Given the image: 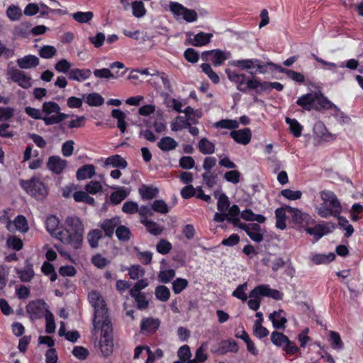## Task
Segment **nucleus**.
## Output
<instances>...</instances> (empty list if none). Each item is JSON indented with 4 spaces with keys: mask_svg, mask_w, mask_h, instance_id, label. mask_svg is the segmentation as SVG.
Masks as SVG:
<instances>
[{
    "mask_svg": "<svg viewBox=\"0 0 363 363\" xmlns=\"http://www.w3.org/2000/svg\"><path fill=\"white\" fill-rule=\"evenodd\" d=\"M66 228L64 231L62 242L69 245L73 249H79L82 245L84 228L82 220L76 216L66 218Z\"/></svg>",
    "mask_w": 363,
    "mask_h": 363,
    "instance_id": "nucleus-1",
    "label": "nucleus"
},
{
    "mask_svg": "<svg viewBox=\"0 0 363 363\" xmlns=\"http://www.w3.org/2000/svg\"><path fill=\"white\" fill-rule=\"evenodd\" d=\"M323 203L318 207V214L324 218L331 216H338L342 212L340 203L336 195L331 191L324 190L320 193Z\"/></svg>",
    "mask_w": 363,
    "mask_h": 363,
    "instance_id": "nucleus-2",
    "label": "nucleus"
},
{
    "mask_svg": "<svg viewBox=\"0 0 363 363\" xmlns=\"http://www.w3.org/2000/svg\"><path fill=\"white\" fill-rule=\"evenodd\" d=\"M249 297L253 298L247 302L249 308L257 311L260 306L259 297H271L278 301L282 299L283 294L277 289H270L268 285H259L250 291Z\"/></svg>",
    "mask_w": 363,
    "mask_h": 363,
    "instance_id": "nucleus-3",
    "label": "nucleus"
},
{
    "mask_svg": "<svg viewBox=\"0 0 363 363\" xmlns=\"http://www.w3.org/2000/svg\"><path fill=\"white\" fill-rule=\"evenodd\" d=\"M21 186L29 195L38 200H43L48 194L46 186L38 178L21 180Z\"/></svg>",
    "mask_w": 363,
    "mask_h": 363,
    "instance_id": "nucleus-4",
    "label": "nucleus"
},
{
    "mask_svg": "<svg viewBox=\"0 0 363 363\" xmlns=\"http://www.w3.org/2000/svg\"><path fill=\"white\" fill-rule=\"evenodd\" d=\"M60 110L61 108L60 106L55 102L47 101L43 103V112L45 113L47 116H49L53 113H57L56 115H52L50 116H45L43 118L45 124L46 125L57 124L69 117L68 114L60 113Z\"/></svg>",
    "mask_w": 363,
    "mask_h": 363,
    "instance_id": "nucleus-5",
    "label": "nucleus"
},
{
    "mask_svg": "<svg viewBox=\"0 0 363 363\" xmlns=\"http://www.w3.org/2000/svg\"><path fill=\"white\" fill-rule=\"evenodd\" d=\"M89 300L91 306L94 308V318L93 324L94 327H96V324H99L101 320H97L99 317H104L108 313V308L105 301L101 294L96 291H92L89 294Z\"/></svg>",
    "mask_w": 363,
    "mask_h": 363,
    "instance_id": "nucleus-6",
    "label": "nucleus"
},
{
    "mask_svg": "<svg viewBox=\"0 0 363 363\" xmlns=\"http://www.w3.org/2000/svg\"><path fill=\"white\" fill-rule=\"evenodd\" d=\"M169 10L177 18L182 16V18L187 23H192L197 20L198 14L194 9H189L182 4L175 2H169Z\"/></svg>",
    "mask_w": 363,
    "mask_h": 363,
    "instance_id": "nucleus-7",
    "label": "nucleus"
},
{
    "mask_svg": "<svg viewBox=\"0 0 363 363\" xmlns=\"http://www.w3.org/2000/svg\"><path fill=\"white\" fill-rule=\"evenodd\" d=\"M46 310H49L48 307L42 299L31 301L26 306V312L32 320L42 318L45 316Z\"/></svg>",
    "mask_w": 363,
    "mask_h": 363,
    "instance_id": "nucleus-8",
    "label": "nucleus"
},
{
    "mask_svg": "<svg viewBox=\"0 0 363 363\" xmlns=\"http://www.w3.org/2000/svg\"><path fill=\"white\" fill-rule=\"evenodd\" d=\"M230 57V52L219 49L204 51L201 53V59L203 61H211L216 67L223 65Z\"/></svg>",
    "mask_w": 363,
    "mask_h": 363,
    "instance_id": "nucleus-9",
    "label": "nucleus"
},
{
    "mask_svg": "<svg viewBox=\"0 0 363 363\" xmlns=\"http://www.w3.org/2000/svg\"><path fill=\"white\" fill-rule=\"evenodd\" d=\"M47 230L50 235L62 242L64 228L60 226V220L55 216H48L45 220Z\"/></svg>",
    "mask_w": 363,
    "mask_h": 363,
    "instance_id": "nucleus-10",
    "label": "nucleus"
},
{
    "mask_svg": "<svg viewBox=\"0 0 363 363\" xmlns=\"http://www.w3.org/2000/svg\"><path fill=\"white\" fill-rule=\"evenodd\" d=\"M11 80L16 82L21 87L28 89L31 86V78L27 76L24 72L17 69H11L9 71Z\"/></svg>",
    "mask_w": 363,
    "mask_h": 363,
    "instance_id": "nucleus-11",
    "label": "nucleus"
},
{
    "mask_svg": "<svg viewBox=\"0 0 363 363\" xmlns=\"http://www.w3.org/2000/svg\"><path fill=\"white\" fill-rule=\"evenodd\" d=\"M67 161L57 155L49 157L47 163L48 169L55 174H61L67 167Z\"/></svg>",
    "mask_w": 363,
    "mask_h": 363,
    "instance_id": "nucleus-12",
    "label": "nucleus"
},
{
    "mask_svg": "<svg viewBox=\"0 0 363 363\" xmlns=\"http://www.w3.org/2000/svg\"><path fill=\"white\" fill-rule=\"evenodd\" d=\"M121 224V219L116 216L109 219L104 220L99 227L104 230L105 236L112 238L118 225Z\"/></svg>",
    "mask_w": 363,
    "mask_h": 363,
    "instance_id": "nucleus-13",
    "label": "nucleus"
},
{
    "mask_svg": "<svg viewBox=\"0 0 363 363\" xmlns=\"http://www.w3.org/2000/svg\"><path fill=\"white\" fill-rule=\"evenodd\" d=\"M286 210L291 216L292 220L300 225H305L309 223L311 216L306 213H303L297 208L286 206Z\"/></svg>",
    "mask_w": 363,
    "mask_h": 363,
    "instance_id": "nucleus-14",
    "label": "nucleus"
},
{
    "mask_svg": "<svg viewBox=\"0 0 363 363\" xmlns=\"http://www.w3.org/2000/svg\"><path fill=\"white\" fill-rule=\"evenodd\" d=\"M269 319L272 321L273 327L277 330H284L286 328V323L287 319L284 315V311L279 309L277 311H274L269 315Z\"/></svg>",
    "mask_w": 363,
    "mask_h": 363,
    "instance_id": "nucleus-15",
    "label": "nucleus"
},
{
    "mask_svg": "<svg viewBox=\"0 0 363 363\" xmlns=\"http://www.w3.org/2000/svg\"><path fill=\"white\" fill-rule=\"evenodd\" d=\"M228 78L238 84V89L242 92H246L245 82L247 77L244 74H239L230 69H225Z\"/></svg>",
    "mask_w": 363,
    "mask_h": 363,
    "instance_id": "nucleus-16",
    "label": "nucleus"
},
{
    "mask_svg": "<svg viewBox=\"0 0 363 363\" xmlns=\"http://www.w3.org/2000/svg\"><path fill=\"white\" fill-rule=\"evenodd\" d=\"M230 135L238 143L247 145L250 142L252 134L251 130L245 128L238 130H232Z\"/></svg>",
    "mask_w": 363,
    "mask_h": 363,
    "instance_id": "nucleus-17",
    "label": "nucleus"
},
{
    "mask_svg": "<svg viewBox=\"0 0 363 363\" xmlns=\"http://www.w3.org/2000/svg\"><path fill=\"white\" fill-rule=\"evenodd\" d=\"M268 65H270V67H272L275 69L278 70L279 72L286 74L290 79H293L295 82L299 83H303L305 82V77L300 72H297L291 69L284 68L281 66L274 64V62H269Z\"/></svg>",
    "mask_w": 363,
    "mask_h": 363,
    "instance_id": "nucleus-18",
    "label": "nucleus"
},
{
    "mask_svg": "<svg viewBox=\"0 0 363 363\" xmlns=\"http://www.w3.org/2000/svg\"><path fill=\"white\" fill-rule=\"evenodd\" d=\"M101 320V321L99 324H96V328L101 324V338H113V328L108 313L106 314L104 317H99L97 320Z\"/></svg>",
    "mask_w": 363,
    "mask_h": 363,
    "instance_id": "nucleus-19",
    "label": "nucleus"
},
{
    "mask_svg": "<svg viewBox=\"0 0 363 363\" xmlns=\"http://www.w3.org/2000/svg\"><path fill=\"white\" fill-rule=\"evenodd\" d=\"M317 93H308L298 98L296 104L303 109L311 111L314 108Z\"/></svg>",
    "mask_w": 363,
    "mask_h": 363,
    "instance_id": "nucleus-20",
    "label": "nucleus"
},
{
    "mask_svg": "<svg viewBox=\"0 0 363 363\" xmlns=\"http://www.w3.org/2000/svg\"><path fill=\"white\" fill-rule=\"evenodd\" d=\"M91 74L89 69H72L68 72V78L72 80L78 82L84 81L89 79Z\"/></svg>",
    "mask_w": 363,
    "mask_h": 363,
    "instance_id": "nucleus-21",
    "label": "nucleus"
},
{
    "mask_svg": "<svg viewBox=\"0 0 363 363\" xmlns=\"http://www.w3.org/2000/svg\"><path fill=\"white\" fill-rule=\"evenodd\" d=\"M39 59L32 55H26L17 60L16 63L21 69H30L37 67L39 65Z\"/></svg>",
    "mask_w": 363,
    "mask_h": 363,
    "instance_id": "nucleus-22",
    "label": "nucleus"
},
{
    "mask_svg": "<svg viewBox=\"0 0 363 363\" xmlns=\"http://www.w3.org/2000/svg\"><path fill=\"white\" fill-rule=\"evenodd\" d=\"M213 37L212 33H206L203 31L194 35V38L189 39V43L195 47H201L208 44Z\"/></svg>",
    "mask_w": 363,
    "mask_h": 363,
    "instance_id": "nucleus-23",
    "label": "nucleus"
},
{
    "mask_svg": "<svg viewBox=\"0 0 363 363\" xmlns=\"http://www.w3.org/2000/svg\"><path fill=\"white\" fill-rule=\"evenodd\" d=\"M111 166L113 167L125 169L128 166L127 161L119 155H114L107 157L104 162V167Z\"/></svg>",
    "mask_w": 363,
    "mask_h": 363,
    "instance_id": "nucleus-24",
    "label": "nucleus"
},
{
    "mask_svg": "<svg viewBox=\"0 0 363 363\" xmlns=\"http://www.w3.org/2000/svg\"><path fill=\"white\" fill-rule=\"evenodd\" d=\"M95 174V167L93 164H85L78 169L76 177L78 180L90 179Z\"/></svg>",
    "mask_w": 363,
    "mask_h": 363,
    "instance_id": "nucleus-25",
    "label": "nucleus"
},
{
    "mask_svg": "<svg viewBox=\"0 0 363 363\" xmlns=\"http://www.w3.org/2000/svg\"><path fill=\"white\" fill-rule=\"evenodd\" d=\"M160 322L158 319L151 318L143 320L140 325L141 332L155 333L159 328Z\"/></svg>",
    "mask_w": 363,
    "mask_h": 363,
    "instance_id": "nucleus-26",
    "label": "nucleus"
},
{
    "mask_svg": "<svg viewBox=\"0 0 363 363\" xmlns=\"http://www.w3.org/2000/svg\"><path fill=\"white\" fill-rule=\"evenodd\" d=\"M306 231L311 235H313L314 238L318 240L324 235L329 233L330 230L328 225L318 224L314 228H306Z\"/></svg>",
    "mask_w": 363,
    "mask_h": 363,
    "instance_id": "nucleus-27",
    "label": "nucleus"
},
{
    "mask_svg": "<svg viewBox=\"0 0 363 363\" xmlns=\"http://www.w3.org/2000/svg\"><path fill=\"white\" fill-rule=\"evenodd\" d=\"M159 190L156 187L150 186L143 184L139 189V194L143 200H150L157 197Z\"/></svg>",
    "mask_w": 363,
    "mask_h": 363,
    "instance_id": "nucleus-28",
    "label": "nucleus"
},
{
    "mask_svg": "<svg viewBox=\"0 0 363 363\" xmlns=\"http://www.w3.org/2000/svg\"><path fill=\"white\" fill-rule=\"evenodd\" d=\"M111 116L117 120V127L119 128L121 133H125L126 130V115L120 109H113L111 112Z\"/></svg>",
    "mask_w": 363,
    "mask_h": 363,
    "instance_id": "nucleus-29",
    "label": "nucleus"
},
{
    "mask_svg": "<svg viewBox=\"0 0 363 363\" xmlns=\"http://www.w3.org/2000/svg\"><path fill=\"white\" fill-rule=\"evenodd\" d=\"M177 145L178 144L176 140L168 136L163 137L157 143L158 147L164 152L173 150Z\"/></svg>",
    "mask_w": 363,
    "mask_h": 363,
    "instance_id": "nucleus-30",
    "label": "nucleus"
},
{
    "mask_svg": "<svg viewBox=\"0 0 363 363\" xmlns=\"http://www.w3.org/2000/svg\"><path fill=\"white\" fill-rule=\"evenodd\" d=\"M260 231L261 227L258 223H250V227L247 230V234L253 241L260 242L264 238Z\"/></svg>",
    "mask_w": 363,
    "mask_h": 363,
    "instance_id": "nucleus-31",
    "label": "nucleus"
},
{
    "mask_svg": "<svg viewBox=\"0 0 363 363\" xmlns=\"http://www.w3.org/2000/svg\"><path fill=\"white\" fill-rule=\"evenodd\" d=\"M198 147L199 151L203 155L213 154L216 150L215 145L206 138H203L200 140Z\"/></svg>",
    "mask_w": 363,
    "mask_h": 363,
    "instance_id": "nucleus-32",
    "label": "nucleus"
},
{
    "mask_svg": "<svg viewBox=\"0 0 363 363\" xmlns=\"http://www.w3.org/2000/svg\"><path fill=\"white\" fill-rule=\"evenodd\" d=\"M140 223L143 224L147 231L153 235H159L163 231V228L159 226L155 222L147 218H142Z\"/></svg>",
    "mask_w": 363,
    "mask_h": 363,
    "instance_id": "nucleus-33",
    "label": "nucleus"
},
{
    "mask_svg": "<svg viewBox=\"0 0 363 363\" xmlns=\"http://www.w3.org/2000/svg\"><path fill=\"white\" fill-rule=\"evenodd\" d=\"M99 345L104 357H107L112 354L113 350V338H101Z\"/></svg>",
    "mask_w": 363,
    "mask_h": 363,
    "instance_id": "nucleus-34",
    "label": "nucleus"
},
{
    "mask_svg": "<svg viewBox=\"0 0 363 363\" xmlns=\"http://www.w3.org/2000/svg\"><path fill=\"white\" fill-rule=\"evenodd\" d=\"M16 273L21 281L23 282L30 281L34 277L33 265L30 264H28L23 269H16Z\"/></svg>",
    "mask_w": 363,
    "mask_h": 363,
    "instance_id": "nucleus-35",
    "label": "nucleus"
},
{
    "mask_svg": "<svg viewBox=\"0 0 363 363\" xmlns=\"http://www.w3.org/2000/svg\"><path fill=\"white\" fill-rule=\"evenodd\" d=\"M115 232L116 235L120 242H128L132 236L130 229L123 225L119 224Z\"/></svg>",
    "mask_w": 363,
    "mask_h": 363,
    "instance_id": "nucleus-36",
    "label": "nucleus"
},
{
    "mask_svg": "<svg viewBox=\"0 0 363 363\" xmlns=\"http://www.w3.org/2000/svg\"><path fill=\"white\" fill-rule=\"evenodd\" d=\"M313 130L315 134L325 141H330L334 139L333 136L327 131L324 124L321 122L315 123Z\"/></svg>",
    "mask_w": 363,
    "mask_h": 363,
    "instance_id": "nucleus-37",
    "label": "nucleus"
},
{
    "mask_svg": "<svg viewBox=\"0 0 363 363\" xmlns=\"http://www.w3.org/2000/svg\"><path fill=\"white\" fill-rule=\"evenodd\" d=\"M286 207L278 208L275 211L276 227L279 229L284 230L286 228Z\"/></svg>",
    "mask_w": 363,
    "mask_h": 363,
    "instance_id": "nucleus-38",
    "label": "nucleus"
},
{
    "mask_svg": "<svg viewBox=\"0 0 363 363\" xmlns=\"http://www.w3.org/2000/svg\"><path fill=\"white\" fill-rule=\"evenodd\" d=\"M238 351V346L235 340H226L221 342L218 348V352L220 354H224L228 352H237Z\"/></svg>",
    "mask_w": 363,
    "mask_h": 363,
    "instance_id": "nucleus-39",
    "label": "nucleus"
},
{
    "mask_svg": "<svg viewBox=\"0 0 363 363\" xmlns=\"http://www.w3.org/2000/svg\"><path fill=\"white\" fill-rule=\"evenodd\" d=\"M31 25L28 23H22L15 26L13 33L16 38H27L30 34V28Z\"/></svg>",
    "mask_w": 363,
    "mask_h": 363,
    "instance_id": "nucleus-40",
    "label": "nucleus"
},
{
    "mask_svg": "<svg viewBox=\"0 0 363 363\" xmlns=\"http://www.w3.org/2000/svg\"><path fill=\"white\" fill-rule=\"evenodd\" d=\"M89 193L83 191H78L74 193L73 198L77 202H84L87 204L94 206L95 200L93 197L89 196Z\"/></svg>",
    "mask_w": 363,
    "mask_h": 363,
    "instance_id": "nucleus-41",
    "label": "nucleus"
},
{
    "mask_svg": "<svg viewBox=\"0 0 363 363\" xmlns=\"http://www.w3.org/2000/svg\"><path fill=\"white\" fill-rule=\"evenodd\" d=\"M101 238V231L98 229L91 230L87 235V240L91 248L97 247L99 245V241Z\"/></svg>",
    "mask_w": 363,
    "mask_h": 363,
    "instance_id": "nucleus-42",
    "label": "nucleus"
},
{
    "mask_svg": "<svg viewBox=\"0 0 363 363\" xmlns=\"http://www.w3.org/2000/svg\"><path fill=\"white\" fill-rule=\"evenodd\" d=\"M206 344L202 343L201 345L197 348L196 353H195V357L194 359L188 361L186 363H203L204 362L207 358L208 356L206 353Z\"/></svg>",
    "mask_w": 363,
    "mask_h": 363,
    "instance_id": "nucleus-43",
    "label": "nucleus"
},
{
    "mask_svg": "<svg viewBox=\"0 0 363 363\" xmlns=\"http://www.w3.org/2000/svg\"><path fill=\"white\" fill-rule=\"evenodd\" d=\"M289 337L282 333L274 331L271 334V341L278 347H284Z\"/></svg>",
    "mask_w": 363,
    "mask_h": 363,
    "instance_id": "nucleus-44",
    "label": "nucleus"
},
{
    "mask_svg": "<svg viewBox=\"0 0 363 363\" xmlns=\"http://www.w3.org/2000/svg\"><path fill=\"white\" fill-rule=\"evenodd\" d=\"M155 294L158 300L166 302L170 297V291L166 286L160 285L155 288Z\"/></svg>",
    "mask_w": 363,
    "mask_h": 363,
    "instance_id": "nucleus-45",
    "label": "nucleus"
},
{
    "mask_svg": "<svg viewBox=\"0 0 363 363\" xmlns=\"http://www.w3.org/2000/svg\"><path fill=\"white\" fill-rule=\"evenodd\" d=\"M335 258V255L334 253H330L328 255L317 254L313 255L311 257V261L315 264H328Z\"/></svg>",
    "mask_w": 363,
    "mask_h": 363,
    "instance_id": "nucleus-46",
    "label": "nucleus"
},
{
    "mask_svg": "<svg viewBox=\"0 0 363 363\" xmlns=\"http://www.w3.org/2000/svg\"><path fill=\"white\" fill-rule=\"evenodd\" d=\"M72 18L78 23H87L94 17V13L91 11H77L72 14Z\"/></svg>",
    "mask_w": 363,
    "mask_h": 363,
    "instance_id": "nucleus-47",
    "label": "nucleus"
},
{
    "mask_svg": "<svg viewBox=\"0 0 363 363\" xmlns=\"http://www.w3.org/2000/svg\"><path fill=\"white\" fill-rule=\"evenodd\" d=\"M153 213L157 212L161 214H166L169 212V209L166 202L162 199L155 200L151 203Z\"/></svg>",
    "mask_w": 363,
    "mask_h": 363,
    "instance_id": "nucleus-48",
    "label": "nucleus"
},
{
    "mask_svg": "<svg viewBox=\"0 0 363 363\" xmlns=\"http://www.w3.org/2000/svg\"><path fill=\"white\" fill-rule=\"evenodd\" d=\"M176 272L173 269L161 270L158 274V281L163 284L170 282L175 277Z\"/></svg>",
    "mask_w": 363,
    "mask_h": 363,
    "instance_id": "nucleus-49",
    "label": "nucleus"
},
{
    "mask_svg": "<svg viewBox=\"0 0 363 363\" xmlns=\"http://www.w3.org/2000/svg\"><path fill=\"white\" fill-rule=\"evenodd\" d=\"M254 335L259 339L267 337L269 332L262 326V320H256L253 326Z\"/></svg>",
    "mask_w": 363,
    "mask_h": 363,
    "instance_id": "nucleus-50",
    "label": "nucleus"
},
{
    "mask_svg": "<svg viewBox=\"0 0 363 363\" xmlns=\"http://www.w3.org/2000/svg\"><path fill=\"white\" fill-rule=\"evenodd\" d=\"M233 65L236 67L242 68V69H250L255 67V65H258V60L248 59L236 60L234 61Z\"/></svg>",
    "mask_w": 363,
    "mask_h": 363,
    "instance_id": "nucleus-51",
    "label": "nucleus"
},
{
    "mask_svg": "<svg viewBox=\"0 0 363 363\" xmlns=\"http://www.w3.org/2000/svg\"><path fill=\"white\" fill-rule=\"evenodd\" d=\"M45 318L46 322L45 332L48 334L54 333L55 331V318L50 310H46Z\"/></svg>",
    "mask_w": 363,
    "mask_h": 363,
    "instance_id": "nucleus-52",
    "label": "nucleus"
},
{
    "mask_svg": "<svg viewBox=\"0 0 363 363\" xmlns=\"http://www.w3.org/2000/svg\"><path fill=\"white\" fill-rule=\"evenodd\" d=\"M189 284V281L184 278H177L172 282V290L175 294H179Z\"/></svg>",
    "mask_w": 363,
    "mask_h": 363,
    "instance_id": "nucleus-53",
    "label": "nucleus"
},
{
    "mask_svg": "<svg viewBox=\"0 0 363 363\" xmlns=\"http://www.w3.org/2000/svg\"><path fill=\"white\" fill-rule=\"evenodd\" d=\"M133 249L137 252V258L143 264L147 265L151 263L152 259V252L149 251L141 252L138 247H135Z\"/></svg>",
    "mask_w": 363,
    "mask_h": 363,
    "instance_id": "nucleus-54",
    "label": "nucleus"
},
{
    "mask_svg": "<svg viewBox=\"0 0 363 363\" xmlns=\"http://www.w3.org/2000/svg\"><path fill=\"white\" fill-rule=\"evenodd\" d=\"M7 17L13 21H18L22 16L21 10L16 5H11L6 10Z\"/></svg>",
    "mask_w": 363,
    "mask_h": 363,
    "instance_id": "nucleus-55",
    "label": "nucleus"
},
{
    "mask_svg": "<svg viewBox=\"0 0 363 363\" xmlns=\"http://www.w3.org/2000/svg\"><path fill=\"white\" fill-rule=\"evenodd\" d=\"M86 102L91 106H99L104 103V99L99 94L91 93L87 95Z\"/></svg>",
    "mask_w": 363,
    "mask_h": 363,
    "instance_id": "nucleus-56",
    "label": "nucleus"
},
{
    "mask_svg": "<svg viewBox=\"0 0 363 363\" xmlns=\"http://www.w3.org/2000/svg\"><path fill=\"white\" fill-rule=\"evenodd\" d=\"M13 223L16 230L21 233H26L29 229L27 220L23 216L20 215L16 216Z\"/></svg>",
    "mask_w": 363,
    "mask_h": 363,
    "instance_id": "nucleus-57",
    "label": "nucleus"
},
{
    "mask_svg": "<svg viewBox=\"0 0 363 363\" xmlns=\"http://www.w3.org/2000/svg\"><path fill=\"white\" fill-rule=\"evenodd\" d=\"M39 55L44 59L53 57L57 53V49L52 45H43L39 50Z\"/></svg>",
    "mask_w": 363,
    "mask_h": 363,
    "instance_id": "nucleus-58",
    "label": "nucleus"
},
{
    "mask_svg": "<svg viewBox=\"0 0 363 363\" xmlns=\"http://www.w3.org/2000/svg\"><path fill=\"white\" fill-rule=\"evenodd\" d=\"M230 202L225 193L220 194L217 202V208L220 212H226L229 208Z\"/></svg>",
    "mask_w": 363,
    "mask_h": 363,
    "instance_id": "nucleus-59",
    "label": "nucleus"
},
{
    "mask_svg": "<svg viewBox=\"0 0 363 363\" xmlns=\"http://www.w3.org/2000/svg\"><path fill=\"white\" fill-rule=\"evenodd\" d=\"M286 122L289 125L290 130L295 137H299L301 135L302 126L296 119L287 117Z\"/></svg>",
    "mask_w": 363,
    "mask_h": 363,
    "instance_id": "nucleus-60",
    "label": "nucleus"
},
{
    "mask_svg": "<svg viewBox=\"0 0 363 363\" xmlns=\"http://www.w3.org/2000/svg\"><path fill=\"white\" fill-rule=\"evenodd\" d=\"M128 195L125 189H120L113 192L110 196V200L113 204L117 205L124 200Z\"/></svg>",
    "mask_w": 363,
    "mask_h": 363,
    "instance_id": "nucleus-61",
    "label": "nucleus"
},
{
    "mask_svg": "<svg viewBox=\"0 0 363 363\" xmlns=\"http://www.w3.org/2000/svg\"><path fill=\"white\" fill-rule=\"evenodd\" d=\"M133 15L137 18H141L145 16L146 9L144 4L141 1H135L132 3Z\"/></svg>",
    "mask_w": 363,
    "mask_h": 363,
    "instance_id": "nucleus-62",
    "label": "nucleus"
},
{
    "mask_svg": "<svg viewBox=\"0 0 363 363\" xmlns=\"http://www.w3.org/2000/svg\"><path fill=\"white\" fill-rule=\"evenodd\" d=\"M315 108L316 109L319 108H325L330 109L333 107V103L330 101L326 97L320 95L319 96L317 94V98L315 99V103H314Z\"/></svg>",
    "mask_w": 363,
    "mask_h": 363,
    "instance_id": "nucleus-63",
    "label": "nucleus"
},
{
    "mask_svg": "<svg viewBox=\"0 0 363 363\" xmlns=\"http://www.w3.org/2000/svg\"><path fill=\"white\" fill-rule=\"evenodd\" d=\"M172 249V244L165 239H161L156 245L157 252L162 255L168 254Z\"/></svg>",
    "mask_w": 363,
    "mask_h": 363,
    "instance_id": "nucleus-64",
    "label": "nucleus"
}]
</instances>
